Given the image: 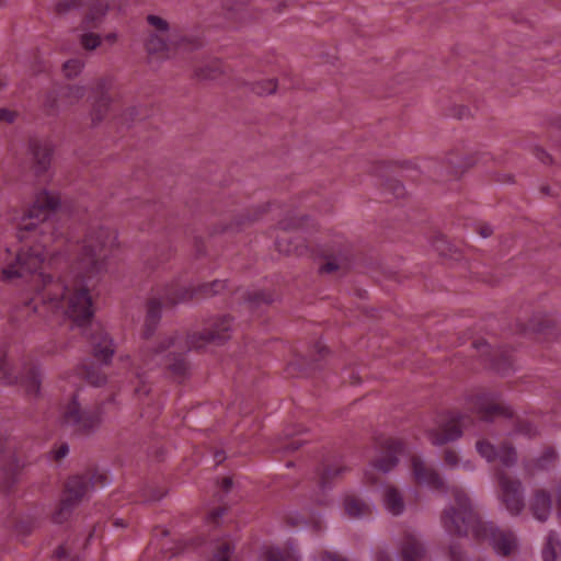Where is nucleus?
<instances>
[{
	"instance_id": "nucleus-39",
	"label": "nucleus",
	"mask_w": 561,
	"mask_h": 561,
	"mask_svg": "<svg viewBox=\"0 0 561 561\" xmlns=\"http://www.w3.org/2000/svg\"><path fill=\"white\" fill-rule=\"evenodd\" d=\"M519 432H520V433H523V434H525V435H527V436H533V435H535V433H536L535 428H534L533 426L528 425V424H527V425L522 426V427L519 428Z\"/></svg>"
},
{
	"instance_id": "nucleus-34",
	"label": "nucleus",
	"mask_w": 561,
	"mask_h": 561,
	"mask_svg": "<svg viewBox=\"0 0 561 561\" xmlns=\"http://www.w3.org/2000/svg\"><path fill=\"white\" fill-rule=\"evenodd\" d=\"M15 112L8 108H0V122L13 123L15 121Z\"/></svg>"
},
{
	"instance_id": "nucleus-9",
	"label": "nucleus",
	"mask_w": 561,
	"mask_h": 561,
	"mask_svg": "<svg viewBox=\"0 0 561 561\" xmlns=\"http://www.w3.org/2000/svg\"><path fill=\"white\" fill-rule=\"evenodd\" d=\"M193 296H194L193 289L181 288V289L176 290L175 293H173L172 295L167 294L163 297V299H161V298L150 299V301L148 302V307H147V319H146L147 323H150V324L157 323V321L160 317L162 307L174 306L180 302L188 301L190 299L193 298Z\"/></svg>"
},
{
	"instance_id": "nucleus-7",
	"label": "nucleus",
	"mask_w": 561,
	"mask_h": 561,
	"mask_svg": "<svg viewBox=\"0 0 561 561\" xmlns=\"http://www.w3.org/2000/svg\"><path fill=\"white\" fill-rule=\"evenodd\" d=\"M91 482L83 477H72L66 485V491L58 512L54 515L56 523H62L71 508L79 503L90 491Z\"/></svg>"
},
{
	"instance_id": "nucleus-1",
	"label": "nucleus",
	"mask_w": 561,
	"mask_h": 561,
	"mask_svg": "<svg viewBox=\"0 0 561 561\" xmlns=\"http://www.w3.org/2000/svg\"><path fill=\"white\" fill-rule=\"evenodd\" d=\"M113 244L114 237L108 229L90 230L82 241L72 275L56 280L41 271L46 260L42 247L22 248L15 263L3 267L2 275L9 282L22 279L27 283L36 291L34 301L82 324L93 316L92 297L82 278L93 279L107 271Z\"/></svg>"
},
{
	"instance_id": "nucleus-41",
	"label": "nucleus",
	"mask_w": 561,
	"mask_h": 561,
	"mask_svg": "<svg viewBox=\"0 0 561 561\" xmlns=\"http://www.w3.org/2000/svg\"><path fill=\"white\" fill-rule=\"evenodd\" d=\"M449 553H450L451 560H454V561H461V558H460V556H458L455 546H450Z\"/></svg>"
},
{
	"instance_id": "nucleus-13",
	"label": "nucleus",
	"mask_w": 561,
	"mask_h": 561,
	"mask_svg": "<svg viewBox=\"0 0 561 561\" xmlns=\"http://www.w3.org/2000/svg\"><path fill=\"white\" fill-rule=\"evenodd\" d=\"M411 465L414 479L417 483L426 484L434 489H440L444 486L439 476L433 469L427 468L420 457H412Z\"/></svg>"
},
{
	"instance_id": "nucleus-32",
	"label": "nucleus",
	"mask_w": 561,
	"mask_h": 561,
	"mask_svg": "<svg viewBox=\"0 0 561 561\" xmlns=\"http://www.w3.org/2000/svg\"><path fill=\"white\" fill-rule=\"evenodd\" d=\"M112 84H113V81H112V79H111V78H102V79H100V80H98V81L95 82V84H94V90H95L96 92L102 93V92H104V91H106V90L111 89Z\"/></svg>"
},
{
	"instance_id": "nucleus-27",
	"label": "nucleus",
	"mask_w": 561,
	"mask_h": 561,
	"mask_svg": "<svg viewBox=\"0 0 561 561\" xmlns=\"http://www.w3.org/2000/svg\"><path fill=\"white\" fill-rule=\"evenodd\" d=\"M560 546V542L554 538L553 535H549L547 543L542 550L543 561H556L557 553L556 549Z\"/></svg>"
},
{
	"instance_id": "nucleus-18",
	"label": "nucleus",
	"mask_w": 561,
	"mask_h": 561,
	"mask_svg": "<svg viewBox=\"0 0 561 561\" xmlns=\"http://www.w3.org/2000/svg\"><path fill=\"white\" fill-rule=\"evenodd\" d=\"M404 561H423L425 550L415 536H409L402 547Z\"/></svg>"
},
{
	"instance_id": "nucleus-16",
	"label": "nucleus",
	"mask_w": 561,
	"mask_h": 561,
	"mask_svg": "<svg viewBox=\"0 0 561 561\" xmlns=\"http://www.w3.org/2000/svg\"><path fill=\"white\" fill-rule=\"evenodd\" d=\"M478 412L485 420L492 419L496 415L511 416L508 408L500 405L497 403L489 402L486 397L479 398Z\"/></svg>"
},
{
	"instance_id": "nucleus-30",
	"label": "nucleus",
	"mask_w": 561,
	"mask_h": 561,
	"mask_svg": "<svg viewBox=\"0 0 561 561\" xmlns=\"http://www.w3.org/2000/svg\"><path fill=\"white\" fill-rule=\"evenodd\" d=\"M231 547L229 543H224L214 557L213 561H229L231 554Z\"/></svg>"
},
{
	"instance_id": "nucleus-4",
	"label": "nucleus",
	"mask_w": 561,
	"mask_h": 561,
	"mask_svg": "<svg viewBox=\"0 0 561 561\" xmlns=\"http://www.w3.org/2000/svg\"><path fill=\"white\" fill-rule=\"evenodd\" d=\"M150 31L145 39L146 51L158 59H169L185 44V38L171 30L169 22L160 15L149 14Z\"/></svg>"
},
{
	"instance_id": "nucleus-22",
	"label": "nucleus",
	"mask_w": 561,
	"mask_h": 561,
	"mask_svg": "<svg viewBox=\"0 0 561 561\" xmlns=\"http://www.w3.org/2000/svg\"><path fill=\"white\" fill-rule=\"evenodd\" d=\"M114 354L113 341L106 335H102L100 342L94 345V355L106 363Z\"/></svg>"
},
{
	"instance_id": "nucleus-2",
	"label": "nucleus",
	"mask_w": 561,
	"mask_h": 561,
	"mask_svg": "<svg viewBox=\"0 0 561 561\" xmlns=\"http://www.w3.org/2000/svg\"><path fill=\"white\" fill-rule=\"evenodd\" d=\"M457 508L451 506L445 510L442 517L445 529L456 536H469L478 541H488L496 553L511 554L517 547L515 536L510 531L500 530L491 523L483 522L473 512L470 500L460 490L454 491Z\"/></svg>"
},
{
	"instance_id": "nucleus-55",
	"label": "nucleus",
	"mask_w": 561,
	"mask_h": 561,
	"mask_svg": "<svg viewBox=\"0 0 561 561\" xmlns=\"http://www.w3.org/2000/svg\"><path fill=\"white\" fill-rule=\"evenodd\" d=\"M341 472H342V469H339V470L335 471V474H339Z\"/></svg>"
},
{
	"instance_id": "nucleus-42",
	"label": "nucleus",
	"mask_w": 561,
	"mask_h": 561,
	"mask_svg": "<svg viewBox=\"0 0 561 561\" xmlns=\"http://www.w3.org/2000/svg\"><path fill=\"white\" fill-rule=\"evenodd\" d=\"M222 514H224V511H222V510H215L214 512H211V513L209 514V516H208V517H209V518H211V519H217L218 517H221V516H222Z\"/></svg>"
},
{
	"instance_id": "nucleus-49",
	"label": "nucleus",
	"mask_w": 561,
	"mask_h": 561,
	"mask_svg": "<svg viewBox=\"0 0 561 561\" xmlns=\"http://www.w3.org/2000/svg\"><path fill=\"white\" fill-rule=\"evenodd\" d=\"M69 378L73 379L72 383L76 386L77 385L78 376L77 375H75V376L71 375V376H69Z\"/></svg>"
},
{
	"instance_id": "nucleus-33",
	"label": "nucleus",
	"mask_w": 561,
	"mask_h": 561,
	"mask_svg": "<svg viewBox=\"0 0 561 561\" xmlns=\"http://www.w3.org/2000/svg\"><path fill=\"white\" fill-rule=\"evenodd\" d=\"M445 462L450 467H456L459 462L458 455L455 450L448 449L444 456Z\"/></svg>"
},
{
	"instance_id": "nucleus-38",
	"label": "nucleus",
	"mask_w": 561,
	"mask_h": 561,
	"mask_svg": "<svg viewBox=\"0 0 561 561\" xmlns=\"http://www.w3.org/2000/svg\"><path fill=\"white\" fill-rule=\"evenodd\" d=\"M103 41L108 45H113L117 41V34L114 32L108 33L104 36Z\"/></svg>"
},
{
	"instance_id": "nucleus-31",
	"label": "nucleus",
	"mask_w": 561,
	"mask_h": 561,
	"mask_svg": "<svg viewBox=\"0 0 561 561\" xmlns=\"http://www.w3.org/2000/svg\"><path fill=\"white\" fill-rule=\"evenodd\" d=\"M0 380L3 381V383H12L14 381V378L10 374V368L4 362L0 363Z\"/></svg>"
},
{
	"instance_id": "nucleus-11",
	"label": "nucleus",
	"mask_w": 561,
	"mask_h": 561,
	"mask_svg": "<svg viewBox=\"0 0 561 561\" xmlns=\"http://www.w3.org/2000/svg\"><path fill=\"white\" fill-rule=\"evenodd\" d=\"M476 447L480 456L485 458L489 462L499 459L503 466L510 467L516 461V454L512 448H502L501 450H496L495 447L486 439L478 440Z\"/></svg>"
},
{
	"instance_id": "nucleus-50",
	"label": "nucleus",
	"mask_w": 561,
	"mask_h": 561,
	"mask_svg": "<svg viewBox=\"0 0 561 561\" xmlns=\"http://www.w3.org/2000/svg\"><path fill=\"white\" fill-rule=\"evenodd\" d=\"M366 477L368 480H373V476H371V472L370 471H367L366 472Z\"/></svg>"
},
{
	"instance_id": "nucleus-47",
	"label": "nucleus",
	"mask_w": 561,
	"mask_h": 561,
	"mask_svg": "<svg viewBox=\"0 0 561 561\" xmlns=\"http://www.w3.org/2000/svg\"><path fill=\"white\" fill-rule=\"evenodd\" d=\"M481 233H482L483 238H486V237H489L491 234V230L490 229H484V230H482Z\"/></svg>"
},
{
	"instance_id": "nucleus-54",
	"label": "nucleus",
	"mask_w": 561,
	"mask_h": 561,
	"mask_svg": "<svg viewBox=\"0 0 561 561\" xmlns=\"http://www.w3.org/2000/svg\"><path fill=\"white\" fill-rule=\"evenodd\" d=\"M34 310H35V311H37V312H39V309H38V306H37V305L34 307Z\"/></svg>"
},
{
	"instance_id": "nucleus-44",
	"label": "nucleus",
	"mask_w": 561,
	"mask_h": 561,
	"mask_svg": "<svg viewBox=\"0 0 561 561\" xmlns=\"http://www.w3.org/2000/svg\"><path fill=\"white\" fill-rule=\"evenodd\" d=\"M558 515L561 519V488L558 490Z\"/></svg>"
},
{
	"instance_id": "nucleus-26",
	"label": "nucleus",
	"mask_w": 561,
	"mask_h": 561,
	"mask_svg": "<svg viewBox=\"0 0 561 561\" xmlns=\"http://www.w3.org/2000/svg\"><path fill=\"white\" fill-rule=\"evenodd\" d=\"M101 36L94 33L88 32L80 36V44L85 50H94L101 45Z\"/></svg>"
},
{
	"instance_id": "nucleus-5",
	"label": "nucleus",
	"mask_w": 561,
	"mask_h": 561,
	"mask_svg": "<svg viewBox=\"0 0 561 561\" xmlns=\"http://www.w3.org/2000/svg\"><path fill=\"white\" fill-rule=\"evenodd\" d=\"M60 203V196L57 192L46 188L38 190L19 221V238L21 240L26 238L24 232L35 233L39 226L47 221L49 214L59 208Z\"/></svg>"
},
{
	"instance_id": "nucleus-36",
	"label": "nucleus",
	"mask_w": 561,
	"mask_h": 561,
	"mask_svg": "<svg viewBox=\"0 0 561 561\" xmlns=\"http://www.w3.org/2000/svg\"><path fill=\"white\" fill-rule=\"evenodd\" d=\"M69 453V448L67 445H61L58 449L55 450V459L59 460L64 457H66Z\"/></svg>"
},
{
	"instance_id": "nucleus-35",
	"label": "nucleus",
	"mask_w": 561,
	"mask_h": 561,
	"mask_svg": "<svg viewBox=\"0 0 561 561\" xmlns=\"http://www.w3.org/2000/svg\"><path fill=\"white\" fill-rule=\"evenodd\" d=\"M554 457H556L554 453L552 450H549L545 454V456L541 459H539L537 461L536 466L538 468H543L545 467L543 462L547 460L552 461L554 459Z\"/></svg>"
},
{
	"instance_id": "nucleus-28",
	"label": "nucleus",
	"mask_w": 561,
	"mask_h": 561,
	"mask_svg": "<svg viewBox=\"0 0 561 561\" xmlns=\"http://www.w3.org/2000/svg\"><path fill=\"white\" fill-rule=\"evenodd\" d=\"M22 382L28 393L36 394L39 391L41 386L39 373L37 370H32L30 376H27Z\"/></svg>"
},
{
	"instance_id": "nucleus-8",
	"label": "nucleus",
	"mask_w": 561,
	"mask_h": 561,
	"mask_svg": "<svg viewBox=\"0 0 561 561\" xmlns=\"http://www.w3.org/2000/svg\"><path fill=\"white\" fill-rule=\"evenodd\" d=\"M64 422L73 426L77 431L88 432L101 423V414L98 412L81 411L78 402L73 399L62 412Z\"/></svg>"
},
{
	"instance_id": "nucleus-21",
	"label": "nucleus",
	"mask_w": 561,
	"mask_h": 561,
	"mask_svg": "<svg viewBox=\"0 0 561 561\" xmlns=\"http://www.w3.org/2000/svg\"><path fill=\"white\" fill-rule=\"evenodd\" d=\"M107 12V4L103 2H98L92 5L85 16L84 24L87 27H94L99 25L102 19L105 16Z\"/></svg>"
},
{
	"instance_id": "nucleus-29",
	"label": "nucleus",
	"mask_w": 561,
	"mask_h": 561,
	"mask_svg": "<svg viewBox=\"0 0 561 561\" xmlns=\"http://www.w3.org/2000/svg\"><path fill=\"white\" fill-rule=\"evenodd\" d=\"M277 83L273 79L262 80L253 85V91L259 95H267L276 91Z\"/></svg>"
},
{
	"instance_id": "nucleus-23",
	"label": "nucleus",
	"mask_w": 561,
	"mask_h": 561,
	"mask_svg": "<svg viewBox=\"0 0 561 561\" xmlns=\"http://www.w3.org/2000/svg\"><path fill=\"white\" fill-rule=\"evenodd\" d=\"M267 561H299V557L294 549L270 548L265 552Z\"/></svg>"
},
{
	"instance_id": "nucleus-46",
	"label": "nucleus",
	"mask_w": 561,
	"mask_h": 561,
	"mask_svg": "<svg viewBox=\"0 0 561 561\" xmlns=\"http://www.w3.org/2000/svg\"><path fill=\"white\" fill-rule=\"evenodd\" d=\"M222 482H224L225 490H228L231 486V483H232L231 479H229V478H225Z\"/></svg>"
},
{
	"instance_id": "nucleus-6",
	"label": "nucleus",
	"mask_w": 561,
	"mask_h": 561,
	"mask_svg": "<svg viewBox=\"0 0 561 561\" xmlns=\"http://www.w3.org/2000/svg\"><path fill=\"white\" fill-rule=\"evenodd\" d=\"M460 415L445 412L437 415L435 426L426 431L432 445L442 446L458 439L462 435Z\"/></svg>"
},
{
	"instance_id": "nucleus-17",
	"label": "nucleus",
	"mask_w": 561,
	"mask_h": 561,
	"mask_svg": "<svg viewBox=\"0 0 561 561\" xmlns=\"http://www.w3.org/2000/svg\"><path fill=\"white\" fill-rule=\"evenodd\" d=\"M383 506L386 511L392 515H400L404 510V503L400 492L393 488L388 486L383 494Z\"/></svg>"
},
{
	"instance_id": "nucleus-19",
	"label": "nucleus",
	"mask_w": 561,
	"mask_h": 561,
	"mask_svg": "<svg viewBox=\"0 0 561 561\" xmlns=\"http://www.w3.org/2000/svg\"><path fill=\"white\" fill-rule=\"evenodd\" d=\"M531 511L534 513V516L538 520H540V522L546 520L551 511L550 496L548 494H546L545 492L536 493L534 501L531 503Z\"/></svg>"
},
{
	"instance_id": "nucleus-20",
	"label": "nucleus",
	"mask_w": 561,
	"mask_h": 561,
	"mask_svg": "<svg viewBox=\"0 0 561 561\" xmlns=\"http://www.w3.org/2000/svg\"><path fill=\"white\" fill-rule=\"evenodd\" d=\"M347 266V257L344 253L339 252L336 254L327 257V262L320 267L321 273H333L343 270Z\"/></svg>"
},
{
	"instance_id": "nucleus-10",
	"label": "nucleus",
	"mask_w": 561,
	"mask_h": 561,
	"mask_svg": "<svg viewBox=\"0 0 561 561\" xmlns=\"http://www.w3.org/2000/svg\"><path fill=\"white\" fill-rule=\"evenodd\" d=\"M499 484L501 499L505 507L513 515L519 514L524 507L519 481L511 480L507 476L500 474Z\"/></svg>"
},
{
	"instance_id": "nucleus-12",
	"label": "nucleus",
	"mask_w": 561,
	"mask_h": 561,
	"mask_svg": "<svg viewBox=\"0 0 561 561\" xmlns=\"http://www.w3.org/2000/svg\"><path fill=\"white\" fill-rule=\"evenodd\" d=\"M33 169L36 175H45L51 168L54 148L47 141H37L32 146Z\"/></svg>"
},
{
	"instance_id": "nucleus-25",
	"label": "nucleus",
	"mask_w": 561,
	"mask_h": 561,
	"mask_svg": "<svg viewBox=\"0 0 561 561\" xmlns=\"http://www.w3.org/2000/svg\"><path fill=\"white\" fill-rule=\"evenodd\" d=\"M84 68V61L79 58H72L67 60L62 65V72L65 77L71 79L77 77L79 73H81L82 69Z\"/></svg>"
},
{
	"instance_id": "nucleus-40",
	"label": "nucleus",
	"mask_w": 561,
	"mask_h": 561,
	"mask_svg": "<svg viewBox=\"0 0 561 561\" xmlns=\"http://www.w3.org/2000/svg\"><path fill=\"white\" fill-rule=\"evenodd\" d=\"M322 561H347L346 559L340 558L336 554L325 553L322 558Z\"/></svg>"
},
{
	"instance_id": "nucleus-37",
	"label": "nucleus",
	"mask_w": 561,
	"mask_h": 561,
	"mask_svg": "<svg viewBox=\"0 0 561 561\" xmlns=\"http://www.w3.org/2000/svg\"><path fill=\"white\" fill-rule=\"evenodd\" d=\"M87 378H88L89 382L94 385V386H101V385H103L105 382V377H96V378H94V376L92 374H88Z\"/></svg>"
},
{
	"instance_id": "nucleus-24",
	"label": "nucleus",
	"mask_w": 561,
	"mask_h": 561,
	"mask_svg": "<svg viewBox=\"0 0 561 561\" xmlns=\"http://www.w3.org/2000/svg\"><path fill=\"white\" fill-rule=\"evenodd\" d=\"M344 505L347 515L351 517L365 516L369 511V507L365 503L356 499L346 500Z\"/></svg>"
},
{
	"instance_id": "nucleus-53",
	"label": "nucleus",
	"mask_w": 561,
	"mask_h": 561,
	"mask_svg": "<svg viewBox=\"0 0 561 561\" xmlns=\"http://www.w3.org/2000/svg\"><path fill=\"white\" fill-rule=\"evenodd\" d=\"M558 126L561 128V117L558 119Z\"/></svg>"
},
{
	"instance_id": "nucleus-52",
	"label": "nucleus",
	"mask_w": 561,
	"mask_h": 561,
	"mask_svg": "<svg viewBox=\"0 0 561 561\" xmlns=\"http://www.w3.org/2000/svg\"><path fill=\"white\" fill-rule=\"evenodd\" d=\"M3 85H5V82H4L2 79H0V89H1Z\"/></svg>"
},
{
	"instance_id": "nucleus-45",
	"label": "nucleus",
	"mask_w": 561,
	"mask_h": 561,
	"mask_svg": "<svg viewBox=\"0 0 561 561\" xmlns=\"http://www.w3.org/2000/svg\"><path fill=\"white\" fill-rule=\"evenodd\" d=\"M378 561H390V557L387 553L382 552L378 556Z\"/></svg>"
},
{
	"instance_id": "nucleus-15",
	"label": "nucleus",
	"mask_w": 561,
	"mask_h": 561,
	"mask_svg": "<svg viewBox=\"0 0 561 561\" xmlns=\"http://www.w3.org/2000/svg\"><path fill=\"white\" fill-rule=\"evenodd\" d=\"M402 449V445L399 443H392L388 446L387 455L380 457L376 462L371 466V470L388 473L392 468L398 463L397 454Z\"/></svg>"
},
{
	"instance_id": "nucleus-51",
	"label": "nucleus",
	"mask_w": 561,
	"mask_h": 561,
	"mask_svg": "<svg viewBox=\"0 0 561 561\" xmlns=\"http://www.w3.org/2000/svg\"><path fill=\"white\" fill-rule=\"evenodd\" d=\"M211 286H220V287H222V284H221V283H219V282H216V283H213V285H211Z\"/></svg>"
},
{
	"instance_id": "nucleus-3",
	"label": "nucleus",
	"mask_w": 561,
	"mask_h": 561,
	"mask_svg": "<svg viewBox=\"0 0 561 561\" xmlns=\"http://www.w3.org/2000/svg\"><path fill=\"white\" fill-rule=\"evenodd\" d=\"M232 319L227 316L211 318L207 321L202 333H194L187 340L168 337L161 342L151 355V359L145 358L146 366L163 365L175 374L185 370V364L178 356L191 348L201 350L209 344H221L230 337Z\"/></svg>"
},
{
	"instance_id": "nucleus-43",
	"label": "nucleus",
	"mask_w": 561,
	"mask_h": 561,
	"mask_svg": "<svg viewBox=\"0 0 561 561\" xmlns=\"http://www.w3.org/2000/svg\"><path fill=\"white\" fill-rule=\"evenodd\" d=\"M103 106L104 108H107V106L110 105V98L107 96H103L101 98V100L99 101V104L98 106Z\"/></svg>"
},
{
	"instance_id": "nucleus-14",
	"label": "nucleus",
	"mask_w": 561,
	"mask_h": 561,
	"mask_svg": "<svg viewBox=\"0 0 561 561\" xmlns=\"http://www.w3.org/2000/svg\"><path fill=\"white\" fill-rule=\"evenodd\" d=\"M85 95V88L83 85L73 84L66 88L61 94L60 104L55 103L53 94L46 95L44 106L49 111L59 110L61 106H69L81 100Z\"/></svg>"
},
{
	"instance_id": "nucleus-48",
	"label": "nucleus",
	"mask_w": 561,
	"mask_h": 561,
	"mask_svg": "<svg viewBox=\"0 0 561 561\" xmlns=\"http://www.w3.org/2000/svg\"><path fill=\"white\" fill-rule=\"evenodd\" d=\"M278 248H279V250H280V251H284V252H287V253L291 252V250H290V249H284V248L282 247V243H280V242H278Z\"/></svg>"
}]
</instances>
